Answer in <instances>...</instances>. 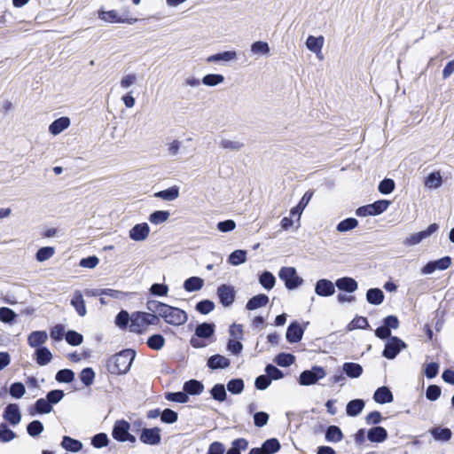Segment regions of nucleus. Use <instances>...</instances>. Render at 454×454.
I'll return each instance as SVG.
<instances>
[{
	"instance_id": "aec40b11",
	"label": "nucleus",
	"mask_w": 454,
	"mask_h": 454,
	"mask_svg": "<svg viewBox=\"0 0 454 454\" xmlns=\"http://www.w3.org/2000/svg\"><path fill=\"white\" fill-rule=\"evenodd\" d=\"M373 399L376 403L384 404L393 402L394 396L389 388L383 386L376 389Z\"/></svg>"
},
{
	"instance_id": "6ab92c4d",
	"label": "nucleus",
	"mask_w": 454,
	"mask_h": 454,
	"mask_svg": "<svg viewBox=\"0 0 454 454\" xmlns=\"http://www.w3.org/2000/svg\"><path fill=\"white\" fill-rule=\"evenodd\" d=\"M230 364L229 358L219 354L211 356L207 362V365L212 370L227 368Z\"/></svg>"
},
{
	"instance_id": "412c9836",
	"label": "nucleus",
	"mask_w": 454,
	"mask_h": 454,
	"mask_svg": "<svg viewBox=\"0 0 454 454\" xmlns=\"http://www.w3.org/2000/svg\"><path fill=\"white\" fill-rule=\"evenodd\" d=\"M48 334L45 331H34L27 337V343L32 348L43 347L46 342Z\"/></svg>"
},
{
	"instance_id": "2f4dec72",
	"label": "nucleus",
	"mask_w": 454,
	"mask_h": 454,
	"mask_svg": "<svg viewBox=\"0 0 454 454\" xmlns=\"http://www.w3.org/2000/svg\"><path fill=\"white\" fill-rule=\"evenodd\" d=\"M60 445L63 449L71 452H78L82 448V443L79 440L67 435L63 436Z\"/></svg>"
},
{
	"instance_id": "9b49d317",
	"label": "nucleus",
	"mask_w": 454,
	"mask_h": 454,
	"mask_svg": "<svg viewBox=\"0 0 454 454\" xmlns=\"http://www.w3.org/2000/svg\"><path fill=\"white\" fill-rule=\"evenodd\" d=\"M139 440L148 445H157L161 441L160 429L159 427L143 428Z\"/></svg>"
},
{
	"instance_id": "cd10ccee",
	"label": "nucleus",
	"mask_w": 454,
	"mask_h": 454,
	"mask_svg": "<svg viewBox=\"0 0 454 454\" xmlns=\"http://www.w3.org/2000/svg\"><path fill=\"white\" fill-rule=\"evenodd\" d=\"M154 197L166 201H173L179 197V187L173 185L168 189L154 193Z\"/></svg>"
},
{
	"instance_id": "5701e85b",
	"label": "nucleus",
	"mask_w": 454,
	"mask_h": 454,
	"mask_svg": "<svg viewBox=\"0 0 454 454\" xmlns=\"http://www.w3.org/2000/svg\"><path fill=\"white\" fill-rule=\"evenodd\" d=\"M269 302L268 295L264 294H259L257 295L253 296L248 300L246 304V309L247 310H254L259 308L265 307Z\"/></svg>"
},
{
	"instance_id": "c9c22d12",
	"label": "nucleus",
	"mask_w": 454,
	"mask_h": 454,
	"mask_svg": "<svg viewBox=\"0 0 454 454\" xmlns=\"http://www.w3.org/2000/svg\"><path fill=\"white\" fill-rule=\"evenodd\" d=\"M204 389L203 384L196 380H190L184 384V390L188 395H200Z\"/></svg>"
},
{
	"instance_id": "680f3d73",
	"label": "nucleus",
	"mask_w": 454,
	"mask_h": 454,
	"mask_svg": "<svg viewBox=\"0 0 454 454\" xmlns=\"http://www.w3.org/2000/svg\"><path fill=\"white\" fill-rule=\"evenodd\" d=\"M165 306L166 303L155 300H150L146 302V308L150 311L149 313L157 315L158 317L160 316Z\"/></svg>"
},
{
	"instance_id": "c756f323",
	"label": "nucleus",
	"mask_w": 454,
	"mask_h": 454,
	"mask_svg": "<svg viewBox=\"0 0 454 454\" xmlns=\"http://www.w3.org/2000/svg\"><path fill=\"white\" fill-rule=\"evenodd\" d=\"M215 333V325L213 323H201L195 329V335L199 338L208 339Z\"/></svg>"
},
{
	"instance_id": "a19ab883",
	"label": "nucleus",
	"mask_w": 454,
	"mask_h": 454,
	"mask_svg": "<svg viewBox=\"0 0 454 454\" xmlns=\"http://www.w3.org/2000/svg\"><path fill=\"white\" fill-rule=\"evenodd\" d=\"M170 216V213L167 210H156L149 215L151 223L158 225L165 223Z\"/></svg>"
},
{
	"instance_id": "4468645a",
	"label": "nucleus",
	"mask_w": 454,
	"mask_h": 454,
	"mask_svg": "<svg viewBox=\"0 0 454 454\" xmlns=\"http://www.w3.org/2000/svg\"><path fill=\"white\" fill-rule=\"evenodd\" d=\"M303 333L304 329L301 325L297 321H294L288 325L286 337L288 342L296 343L301 340Z\"/></svg>"
},
{
	"instance_id": "8fccbe9b",
	"label": "nucleus",
	"mask_w": 454,
	"mask_h": 454,
	"mask_svg": "<svg viewBox=\"0 0 454 454\" xmlns=\"http://www.w3.org/2000/svg\"><path fill=\"white\" fill-rule=\"evenodd\" d=\"M295 361V356L289 353H279L274 359V362L282 367L292 365Z\"/></svg>"
},
{
	"instance_id": "13d9d810",
	"label": "nucleus",
	"mask_w": 454,
	"mask_h": 454,
	"mask_svg": "<svg viewBox=\"0 0 454 454\" xmlns=\"http://www.w3.org/2000/svg\"><path fill=\"white\" fill-rule=\"evenodd\" d=\"M55 249L52 247H43L37 250L35 258L38 262H44L53 256Z\"/></svg>"
},
{
	"instance_id": "5fc2aeb1",
	"label": "nucleus",
	"mask_w": 454,
	"mask_h": 454,
	"mask_svg": "<svg viewBox=\"0 0 454 454\" xmlns=\"http://www.w3.org/2000/svg\"><path fill=\"white\" fill-rule=\"evenodd\" d=\"M43 429L44 427L43 423L37 419L31 421L27 426V432L32 437H36L40 435L43 433Z\"/></svg>"
},
{
	"instance_id": "09e8293b",
	"label": "nucleus",
	"mask_w": 454,
	"mask_h": 454,
	"mask_svg": "<svg viewBox=\"0 0 454 454\" xmlns=\"http://www.w3.org/2000/svg\"><path fill=\"white\" fill-rule=\"evenodd\" d=\"M245 387L244 380L239 378L232 379L227 383V389L232 395H239Z\"/></svg>"
},
{
	"instance_id": "4d7b16f0",
	"label": "nucleus",
	"mask_w": 454,
	"mask_h": 454,
	"mask_svg": "<svg viewBox=\"0 0 454 454\" xmlns=\"http://www.w3.org/2000/svg\"><path fill=\"white\" fill-rule=\"evenodd\" d=\"M165 398L168 401L180 403H185L189 400V396L187 395V394L185 393L184 390L179 391V392L167 393L165 395Z\"/></svg>"
},
{
	"instance_id": "f8f14e48",
	"label": "nucleus",
	"mask_w": 454,
	"mask_h": 454,
	"mask_svg": "<svg viewBox=\"0 0 454 454\" xmlns=\"http://www.w3.org/2000/svg\"><path fill=\"white\" fill-rule=\"evenodd\" d=\"M150 233V227L146 223L135 224L129 231V237L134 241L145 240Z\"/></svg>"
},
{
	"instance_id": "a211bd4d",
	"label": "nucleus",
	"mask_w": 454,
	"mask_h": 454,
	"mask_svg": "<svg viewBox=\"0 0 454 454\" xmlns=\"http://www.w3.org/2000/svg\"><path fill=\"white\" fill-rule=\"evenodd\" d=\"M387 431L380 426L372 427L367 432V439L371 442H382L387 438Z\"/></svg>"
},
{
	"instance_id": "c85d7f7f",
	"label": "nucleus",
	"mask_w": 454,
	"mask_h": 454,
	"mask_svg": "<svg viewBox=\"0 0 454 454\" xmlns=\"http://www.w3.org/2000/svg\"><path fill=\"white\" fill-rule=\"evenodd\" d=\"M35 356L36 363L41 366L48 364L52 359V355L46 347L37 348L35 352Z\"/></svg>"
},
{
	"instance_id": "49530a36",
	"label": "nucleus",
	"mask_w": 454,
	"mask_h": 454,
	"mask_svg": "<svg viewBox=\"0 0 454 454\" xmlns=\"http://www.w3.org/2000/svg\"><path fill=\"white\" fill-rule=\"evenodd\" d=\"M357 225H358V221L356 218L348 217V218H346V219L340 221L337 224L336 230L339 232H347V231H351V230L355 229L356 227H357Z\"/></svg>"
},
{
	"instance_id": "b1692460",
	"label": "nucleus",
	"mask_w": 454,
	"mask_h": 454,
	"mask_svg": "<svg viewBox=\"0 0 454 454\" xmlns=\"http://www.w3.org/2000/svg\"><path fill=\"white\" fill-rule=\"evenodd\" d=\"M312 196H313V192L307 191L304 193V195L302 196V198L301 199L298 205L290 210L291 216L292 217L297 216L298 219H300L302 211L304 210V208L307 207V205L310 201Z\"/></svg>"
},
{
	"instance_id": "dca6fc26",
	"label": "nucleus",
	"mask_w": 454,
	"mask_h": 454,
	"mask_svg": "<svg viewBox=\"0 0 454 454\" xmlns=\"http://www.w3.org/2000/svg\"><path fill=\"white\" fill-rule=\"evenodd\" d=\"M336 287L344 292L354 293L358 288V284L353 278L342 277L335 281Z\"/></svg>"
},
{
	"instance_id": "6e6552de",
	"label": "nucleus",
	"mask_w": 454,
	"mask_h": 454,
	"mask_svg": "<svg viewBox=\"0 0 454 454\" xmlns=\"http://www.w3.org/2000/svg\"><path fill=\"white\" fill-rule=\"evenodd\" d=\"M406 347V343L400 338L396 336L390 337L385 344L382 356L389 360L394 359L401 352V350L404 349Z\"/></svg>"
},
{
	"instance_id": "e2e57ef3",
	"label": "nucleus",
	"mask_w": 454,
	"mask_h": 454,
	"mask_svg": "<svg viewBox=\"0 0 454 454\" xmlns=\"http://www.w3.org/2000/svg\"><path fill=\"white\" fill-rule=\"evenodd\" d=\"M108 443L109 439L107 434L105 433H98L91 438V444L97 449L106 447Z\"/></svg>"
},
{
	"instance_id": "e433bc0d",
	"label": "nucleus",
	"mask_w": 454,
	"mask_h": 454,
	"mask_svg": "<svg viewBox=\"0 0 454 454\" xmlns=\"http://www.w3.org/2000/svg\"><path fill=\"white\" fill-rule=\"evenodd\" d=\"M259 283L260 285L265 289V290H271L275 284H276V278L275 276L268 270H264L260 276H259Z\"/></svg>"
},
{
	"instance_id": "9d476101",
	"label": "nucleus",
	"mask_w": 454,
	"mask_h": 454,
	"mask_svg": "<svg viewBox=\"0 0 454 454\" xmlns=\"http://www.w3.org/2000/svg\"><path fill=\"white\" fill-rule=\"evenodd\" d=\"M235 290L233 286L223 284L217 288V295L223 307H230L235 301Z\"/></svg>"
},
{
	"instance_id": "f257e3e1",
	"label": "nucleus",
	"mask_w": 454,
	"mask_h": 454,
	"mask_svg": "<svg viewBox=\"0 0 454 454\" xmlns=\"http://www.w3.org/2000/svg\"><path fill=\"white\" fill-rule=\"evenodd\" d=\"M135 356V351L130 348L123 349L112 356L106 362L107 372L114 375L126 374L130 370Z\"/></svg>"
},
{
	"instance_id": "4be33fe9",
	"label": "nucleus",
	"mask_w": 454,
	"mask_h": 454,
	"mask_svg": "<svg viewBox=\"0 0 454 454\" xmlns=\"http://www.w3.org/2000/svg\"><path fill=\"white\" fill-rule=\"evenodd\" d=\"M70 126V119L68 117H60L53 121L49 126L51 134L56 136L67 129Z\"/></svg>"
},
{
	"instance_id": "f3484780",
	"label": "nucleus",
	"mask_w": 454,
	"mask_h": 454,
	"mask_svg": "<svg viewBox=\"0 0 454 454\" xmlns=\"http://www.w3.org/2000/svg\"><path fill=\"white\" fill-rule=\"evenodd\" d=\"M75 311L80 317H84L87 313L85 301L81 291L76 290L70 301Z\"/></svg>"
},
{
	"instance_id": "7ed1b4c3",
	"label": "nucleus",
	"mask_w": 454,
	"mask_h": 454,
	"mask_svg": "<svg viewBox=\"0 0 454 454\" xmlns=\"http://www.w3.org/2000/svg\"><path fill=\"white\" fill-rule=\"evenodd\" d=\"M160 317L167 324L176 326L184 325L188 320V315L184 310L168 304H166Z\"/></svg>"
},
{
	"instance_id": "ea45409f",
	"label": "nucleus",
	"mask_w": 454,
	"mask_h": 454,
	"mask_svg": "<svg viewBox=\"0 0 454 454\" xmlns=\"http://www.w3.org/2000/svg\"><path fill=\"white\" fill-rule=\"evenodd\" d=\"M281 448L280 442L276 438H270L266 440L262 444L261 449L264 452V454H274L278 452Z\"/></svg>"
},
{
	"instance_id": "864d4df0",
	"label": "nucleus",
	"mask_w": 454,
	"mask_h": 454,
	"mask_svg": "<svg viewBox=\"0 0 454 454\" xmlns=\"http://www.w3.org/2000/svg\"><path fill=\"white\" fill-rule=\"evenodd\" d=\"M80 380L85 387H90L95 380V372L90 367H86L80 373Z\"/></svg>"
},
{
	"instance_id": "393cba45",
	"label": "nucleus",
	"mask_w": 454,
	"mask_h": 454,
	"mask_svg": "<svg viewBox=\"0 0 454 454\" xmlns=\"http://www.w3.org/2000/svg\"><path fill=\"white\" fill-rule=\"evenodd\" d=\"M344 373L352 379L359 378L363 373V367L361 364L353 362H346L342 365Z\"/></svg>"
},
{
	"instance_id": "39448f33",
	"label": "nucleus",
	"mask_w": 454,
	"mask_h": 454,
	"mask_svg": "<svg viewBox=\"0 0 454 454\" xmlns=\"http://www.w3.org/2000/svg\"><path fill=\"white\" fill-rule=\"evenodd\" d=\"M326 375L325 370L318 365H314L309 370L301 372L298 382L301 386H311Z\"/></svg>"
},
{
	"instance_id": "bf43d9fd",
	"label": "nucleus",
	"mask_w": 454,
	"mask_h": 454,
	"mask_svg": "<svg viewBox=\"0 0 454 454\" xmlns=\"http://www.w3.org/2000/svg\"><path fill=\"white\" fill-rule=\"evenodd\" d=\"M442 176L439 172L430 173L425 181V185L428 188H438L442 185Z\"/></svg>"
},
{
	"instance_id": "052dcab7",
	"label": "nucleus",
	"mask_w": 454,
	"mask_h": 454,
	"mask_svg": "<svg viewBox=\"0 0 454 454\" xmlns=\"http://www.w3.org/2000/svg\"><path fill=\"white\" fill-rule=\"evenodd\" d=\"M65 338L67 342L71 346H78L82 344L83 340L82 335L74 330L67 331Z\"/></svg>"
},
{
	"instance_id": "de8ad7c7",
	"label": "nucleus",
	"mask_w": 454,
	"mask_h": 454,
	"mask_svg": "<svg viewBox=\"0 0 454 454\" xmlns=\"http://www.w3.org/2000/svg\"><path fill=\"white\" fill-rule=\"evenodd\" d=\"M224 81V76L220 74H206L202 80L201 82L208 87H215L218 84H221Z\"/></svg>"
},
{
	"instance_id": "f704fd0d",
	"label": "nucleus",
	"mask_w": 454,
	"mask_h": 454,
	"mask_svg": "<svg viewBox=\"0 0 454 454\" xmlns=\"http://www.w3.org/2000/svg\"><path fill=\"white\" fill-rule=\"evenodd\" d=\"M366 301L372 305H380L384 301V293L380 288H370L366 292Z\"/></svg>"
},
{
	"instance_id": "774afa93",
	"label": "nucleus",
	"mask_w": 454,
	"mask_h": 454,
	"mask_svg": "<svg viewBox=\"0 0 454 454\" xmlns=\"http://www.w3.org/2000/svg\"><path fill=\"white\" fill-rule=\"evenodd\" d=\"M9 392L12 397L19 399L24 395L26 387L21 382H14L11 385Z\"/></svg>"
},
{
	"instance_id": "603ef678",
	"label": "nucleus",
	"mask_w": 454,
	"mask_h": 454,
	"mask_svg": "<svg viewBox=\"0 0 454 454\" xmlns=\"http://www.w3.org/2000/svg\"><path fill=\"white\" fill-rule=\"evenodd\" d=\"M34 409L36 413L48 414L52 411V406L50 404L47 398H39L35 403Z\"/></svg>"
},
{
	"instance_id": "37998d69",
	"label": "nucleus",
	"mask_w": 454,
	"mask_h": 454,
	"mask_svg": "<svg viewBox=\"0 0 454 454\" xmlns=\"http://www.w3.org/2000/svg\"><path fill=\"white\" fill-rule=\"evenodd\" d=\"M211 396L218 402H224L227 398L226 389L223 384L217 383L210 390Z\"/></svg>"
},
{
	"instance_id": "79ce46f5",
	"label": "nucleus",
	"mask_w": 454,
	"mask_h": 454,
	"mask_svg": "<svg viewBox=\"0 0 454 454\" xmlns=\"http://www.w3.org/2000/svg\"><path fill=\"white\" fill-rule=\"evenodd\" d=\"M247 447L248 442L245 438H238L231 442V447L226 454H241V450H247Z\"/></svg>"
},
{
	"instance_id": "69168bd1",
	"label": "nucleus",
	"mask_w": 454,
	"mask_h": 454,
	"mask_svg": "<svg viewBox=\"0 0 454 454\" xmlns=\"http://www.w3.org/2000/svg\"><path fill=\"white\" fill-rule=\"evenodd\" d=\"M214 309L215 303L210 300H202L196 304V310L203 315L210 313Z\"/></svg>"
},
{
	"instance_id": "c03bdc74",
	"label": "nucleus",
	"mask_w": 454,
	"mask_h": 454,
	"mask_svg": "<svg viewBox=\"0 0 454 454\" xmlns=\"http://www.w3.org/2000/svg\"><path fill=\"white\" fill-rule=\"evenodd\" d=\"M98 18L102 20H105L106 22H110V23H123L125 22V20L120 18L117 14V12L116 11H108V12H105V11H100L98 12Z\"/></svg>"
},
{
	"instance_id": "1a4fd4ad",
	"label": "nucleus",
	"mask_w": 454,
	"mask_h": 454,
	"mask_svg": "<svg viewBox=\"0 0 454 454\" xmlns=\"http://www.w3.org/2000/svg\"><path fill=\"white\" fill-rule=\"evenodd\" d=\"M439 229L437 223H431L426 230L411 234L406 238L404 244L411 247L419 244L423 239L428 238Z\"/></svg>"
},
{
	"instance_id": "f03ea898",
	"label": "nucleus",
	"mask_w": 454,
	"mask_h": 454,
	"mask_svg": "<svg viewBox=\"0 0 454 454\" xmlns=\"http://www.w3.org/2000/svg\"><path fill=\"white\" fill-rule=\"evenodd\" d=\"M159 321L160 319L157 315L137 311L130 317L129 331L135 333H141L143 325H156L159 324Z\"/></svg>"
},
{
	"instance_id": "20e7f679",
	"label": "nucleus",
	"mask_w": 454,
	"mask_h": 454,
	"mask_svg": "<svg viewBox=\"0 0 454 454\" xmlns=\"http://www.w3.org/2000/svg\"><path fill=\"white\" fill-rule=\"evenodd\" d=\"M278 277L285 282V286L288 290L296 289L303 284L302 278L297 275L294 267H282L278 271Z\"/></svg>"
},
{
	"instance_id": "7c9ffc66",
	"label": "nucleus",
	"mask_w": 454,
	"mask_h": 454,
	"mask_svg": "<svg viewBox=\"0 0 454 454\" xmlns=\"http://www.w3.org/2000/svg\"><path fill=\"white\" fill-rule=\"evenodd\" d=\"M237 59V53L235 51H226L223 52L216 53L214 55H211L207 57V62L213 63V62H229L232 61Z\"/></svg>"
},
{
	"instance_id": "3c124183",
	"label": "nucleus",
	"mask_w": 454,
	"mask_h": 454,
	"mask_svg": "<svg viewBox=\"0 0 454 454\" xmlns=\"http://www.w3.org/2000/svg\"><path fill=\"white\" fill-rule=\"evenodd\" d=\"M55 380L59 383H71L74 380V372L70 369H61L56 373Z\"/></svg>"
},
{
	"instance_id": "4c0bfd02",
	"label": "nucleus",
	"mask_w": 454,
	"mask_h": 454,
	"mask_svg": "<svg viewBox=\"0 0 454 454\" xmlns=\"http://www.w3.org/2000/svg\"><path fill=\"white\" fill-rule=\"evenodd\" d=\"M204 286V280L199 277H191L184 282V288L187 292L200 290Z\"/></svg>"
},
{
	"instance_id": "ddd939ff",
	"label": "nucleus",
	"mask_w": 454,
	"mask_h": 454,
	"mask_svg": "<svg viewBox=\"0 0 454 454\" xmlns=\"http://www.w3.org/2000/svg\"><path fill=\"white\" fill-rule=\"evenodd\" d=\"M335 284L326 278H321L315 285V293L318 296L328 297L335 293Z\"/></svg>"
},
{
	"instance_id": "a878e982",
	"label": "nucleus",
	"mask_w": 454,
	"mask_h": 454,
	"mask_svg": "<svg viewBox=\"0 0 454 454\" xmlns=\"http://www.w3.org/2000/svg\"><path fill=\"white\" fill-rule=\"evenodd\" d=\"M325 441L328 442L336 443L343 439V434L338 426H329L325 434Z\"/></svg>"
},
{
	"instance_id": "0eeeda50",
	"label": "nucleus",
	"mask_w": 454,
	"mask_h": 454,
	"mask_svg": "<svg viewBox=\"0 0 454 454\" xmlns=\"http://www.w3.org/2000/svg\"><path fill=\"white\" fill-rule=\"evenodd\" d=\"M389 204L390 202L388 200H380L372 204L359 207L356 210V215L360 217L379 215L387 209Z\"/></svg>"
},
{
	"instance_id": "a18cd8bd",
	"label": "nucleus",
	"mask_w": 454,
	"mask_h": 454,
	"mask_svg": "<svg viewBox=\"0 0 454 454\" xmlns=\"http://www.w3.org/2000/svg\"><path fill=\"white\" fill-rule=\"evenodd\" d=\"M247 261V251L242 249H238L233 251L228 258V262L230 264L237 266L241 263H244Z\"/></svg>"
},
{
	"instance_id": "72a5a7b5",
	"label": "nucleus",
	"mask_w": 454,
	"mask_h": 454,
	"mask_svg": "<svg viewBox=\"0 0 454 454\" xmlns=\"http://www.w3.org/2000/svg\"><path fill=\"white\" fill-rule=\"evenodd\" d=\"M429 432L435 441L440 442H448L452 436V432L448 427H434Z\"/></svg>"
},
{
	"instance_id": "2eb2a0df",
	"label": "nucleus",
	"mask_w": 454,
	"mask_h": 454,
	"mask_svg": "<svg viewBox=\"0 0 454 454\" xmlns=\"http://www.w3.org/2000/svg\"><path fill=\"white\" fill-rule=\"evenodd\" d=\"M3 417L11 425H18L21 420V414L18 404L9 403L4 409Z\"/></svg>"
},
{
	"instance_id": "bb28decb",
	"label": "nucleus",
	"mask_w": 454,
	"mask_h": 454,
	"mask_svg": "<svg viewBox=\"0 0 454 454\" xmlns=\"http://www.w3.org/2000/svg\"><path fill=\"white\" fill-rule=\"evenodd\" d=\"M324 45V37L322 35L320 36H313L309 35L306 40V47L315 53L317 56H318V53H321L322 48Z\"/></svg>"
},
{
	"instance_id": "0e129e2a",
	"label": "nucleus",
	"mask_w": 454,
	"mask_h": 454,
	"mask_svg": "<svg viewBox=\"0 0 454 454\" xmlns=\"http://www.w3.org/2000/svg\"><path fill=\"white\" fill-rule=\"evenodd\" d=\"M16 437V434L11 430L5 423L0 424V441L8 442Z\"/></svg>"
},
{
	"instance_id": "338daca9",
	"label": "nucleus",
	"mask_w": 454,
	"mask_h": 454,
	"mask_svg": "<svg viewBox=\"0 0 454 454\" xmlns=\"http://www.w3.org/2000/svg\"><path fill=\"white\" fill-rule=\"evenodd\" d=\"M178 414L171 409H165L161 411L160 420L166 424H173L176 422Z\"/></svg>"
},
{
	"instance_id": "6e6d98bb",
	"label": "nucleus",
	"mask_w": 454,
	"mask_h": 454,
	"mask_svg": "<svg viewBox=\"0 0 454 454\" xmlns=\"http://www.w3.org/2000/svg\"><path fill=\"white\" fill-rule=\"evenodd\" d=\"M270 51V46L266 42L256 41L251 45V51L256 55H267Z\"/></svg>"
},
{
	"instance_id": "58836bf2",
	"label": "nucleus",
	"mask_w": 454,
	"mask_h": 454,
	"mask_svg": "<svg viewBox=\"0 0 454 454\" xmlns=\"http://www.w3.org/2000/svg\"><path fill=\"white\" fill-rule=\"evenodd\" d=\"M165 342V338L161 334L155 333L147 339L146 344L153 350H160L164 347Z\"/></svg>"
},
{
	"instance_id": "473e14b6",
	"label": "nucleus",
	"mask_w": 454,
	"mask_h": 454,
	"mask_svg": "<svg viewBox=\"0 0 454 454\" xmlns=\"http://www.w3.org/2000/svg\"><path fill=\"white\" fill-rule=\"evenodd\" d=\"M364 407V402L362 399H354L348 403L346 407L347 415L349 417L358 416Z\"/></svg>"
},
{
	"instance_id": "423d86ee",
	"label": "nucleus",
	"mask_w": 454,
	"mask_h": 454,
	"mask_svg": "<svg viewBox=\"0 0 454 454\" xmlns=\"http://www.w3.org/2000/svg\"><path fill=\"white\" fill-rule=\"evenodd\" d=\"M130 425L124 419L117 420L113 427L112 436L118 442H136V437L129 434Z\"/></svg>"
}]
</instances>
